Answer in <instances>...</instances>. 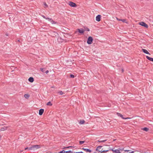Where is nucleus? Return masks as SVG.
I'll return each instance as SVG.
<instances>
[{"instance_id": "obj_6", "label": "nucleus", "mask_w": 153, "mask_h": 153, "mask_svg": "<svg viewBox=\"0 0 153 153\" xmlns=\"http://www.w3.org/2000/svg\"><path fill=\"white\" fill-rule=\"evenodd\" d=\"M8 128V126H4L3 127L0 126V131H4L7 129Z\"/></svg>"}, {"instance_id": "obj_27", "label": "nucleus", "mask_w": 153, "mask_h": 153, "mask_svg": "<svg viewBox=\"0 0 153 153\" xmlns=\"http://www.w3.org/2000/svg\"><path fill=\"white\" fill-rule=\"evenodd\" d=\"M65 153V151L64 150L58 152V153Z\"/></svg>"}, {"instance_id": "obj_41", "label": "nucleus", "mask_w": 153, "mask_h": 153, "mask_svg": "<svg viewBox=\"0 0 153 153\" xmlns=\"http://www.w3.org/2000/svg\"><path fill=\"white\" fill-rule=\"evenodd\" d=\"M70 147H66L65 148H69Z\"/></svg>"}, {"instance_id": "obj_14", "label": "nucleus", "mask_w": 153, "mask_h": 153, "mask_svg": "<svg viewBox=\"0 0 153 153\" xmlns=\"http://www.w3.org/2000/svg\"><path fill=\"white\" fill-rule=\"evenodd\" d=\"M82 149L84 151H85L86 152H91V150H90L88 149H86L84 148H83Z\"/></svg>"}, {"instance_id": "obj_32", "label": "nucleus", "mask_w": 153, "mask_h": 153, "mask_svg": "<svg viewBox=\"0 0 153 153\" xmlns=\"http://www.w3.org/2000/svg\"><path fill=\"white\" fill-rule=\"evenodd\" d=\"M116 19H117V20L118 21H121V19H118V18H117V17H116Z\"/></svg>"}, {"instance_id": "obj_24", "label": "nucleus", "mask_w": 153, "mask_h": 153, "mask_svg": "<svg viewBox=\"0 0 153 153\" xmlns=\"http://www.w3.org/2000/svg\"><path fill=\"white\" fill-rule=\"evenodd\" d=\"M106 140H99L98 141L100 143H102V142H105Z\"/></svg>"}, {"instance_id": "obj_35", "label": "nucleus", "mask_w": 153, "mask_h": 153, "mask_svg": "<svg viewBox=\"0 0 153 153\" xmlns=\"http://www.w3.org/2000/svg\"><path fill=\"white\" fill-rule=\"evenodd\" d=\"M42 17L44 18L45 19H46L47 18H46V17H45V16H42Z\"/></svg>"}, {"instance_id": "obj_20", "label": "nucleus", "mask_w": 153, "mask_h": 153, "mask_svg": "<svg viewBox=\"0 0 153 153\" xmlns=\"http://www.w3.org/2000/svg\"><path fill=\"white\" fill-rule=\"evenodd\" d=\"M121 21H122L123 22H125L126 23H128L127 20L126 19H121Z\"/></svg>"}, {"instance_id": "obj_22", "label": "nucleus", "mask_w": 153, "mask_h": 153, "mask_svg": "<svg viewBox=\"0 0 153 153\" xmlns=\"http://www.w3.org/2000/svg\"><path fill=\"white\" fill-rule=\"evenodd\" d=\"M84 29H85V30H86V31H89L90 30H89V29L88 28V27H84Z\"/></svg>"}, {"instance_id": "obj_5", "label": "nucleus", "mask_w": 153, "mask_h": 153, "mask_svg": "<svg viewBox=\"0 0 153 153\" xmlns=\"http://www.w3.org/2000/svg\"><path fill=\"white\" fill-rule=\"evenodd\" d=\"M68 4L72 7H76L77 6L76 4L75 3L71 1H70L68 2Z\"/></svg>"}, {"instance_id": "obj_34", "label": "nucleus", "mask_w": 153, "mask_h": 153, "mask_svg": "<svg viewBox=\"0 0 153 153\" xmlns=\"http://www.w3.org/2000/svg\"><path fill=\"white\" fill-rule=\"evenodd\" d=\"M76 153H83L82 152H76Z\"/></svg>"}, {"instance_id": "obj_25", "label": "nucleus", "mask_w": 153, "mask_h": 153, "mask_svg": "<svg viewBox=\"0 0 153 153\" xmlns=\"http://www.w3.org/2000/svg\"><path fill=\"white\" fill-rule=\"evenodd\" d=\"M65 153H72V152L71 151H68L65 152Z\"/></svg>"}, {"instance_id": "obj_26", "label": "nucleus", "mask_w": 153, "mask_h": 153, "mask_svg": "<svg viewBox=\"0 0 153 153\" xmlns=\"http://www.w3.org/2000/svg\"><path fill=\"white\" fill-rule=\"evenodd\" d=\"M122 150H124V152H130V150H123V149Z\"/></svg>"}, {"instance_id": "obj_9", "label": "nucleus", "mask_w": 153, "mask_h": 153, "mask_svg": "<svg viewBox=\"0 0 153 153\" xmlns=\"http://www.w3.org/2000/svg\"><path fill=\"white\" fill-rule=\"evenodd\" d=\"M102 146H98L96 149V151L100 152L102 151Z\"/></svg>"}, {"instance_id": "obj_31", "label": "nucleus", "mask_w": 153, "mask_h": 153, "mask_svg": "<svg viewBox=\"0 0 153 153\" xmlns=\"http://www.w3.org/2000/svg\"><path fill=\"white\" fill-rule=\"evenodd\" d=\"M70 77L71 78H74V75H73V74H71L70 75Z\"/></svg>"}, {"instance_id": "obj_23", "label": "nucleus", "mask_w": 153, "mask_h": 153, "mask_svg": "<svg viewBox=\"0 0 153 153\" xmlns=\"http://www.w3.org/2000/svg\"><path fill=\"white\" fill-rule=\"evenodd\" d=\"M58 93L61 95H62L63 94H64V93L62 91H60L58 92Z\"/></svg>"}, {"instance_id": "obj_43", "label": "nucleus", "mask_w": 153, "mask_h": 153, "mask_svg": "<svg viewBox=\"0 0 153 153\" xmlns=\"http://www.w3.org/2000/svg\"><path fill=\"white\" fill-rule=\"evenodd\" d=\"M42 71H43V70H42Z\"/></svg>"}, {"instance_id": "obj_40", "label": "nucleus", "mask_w": 153, "mask_h": 153, "mask_svg": "<svg viewBox=\"0 0 153 153\" xmlns=\"http://www.w3.org/2000/svg\"><path fill=\"white\" fill-rule=\"evenodd\" d=\"M53 33H54V34H57L56 33H55V32H53Z\"/></svg>"}, {"instance_id": "obj_1", "label": "nucleus", "mask_w": 153, "mask_h": 153, "mask_svg": "<svg viewBox=\"0 0 153 153\" xmlns=\"http://www.w3.org/2000/svg\"><path fill=\"white\" fill-rule=\"evenodd\" d=\"M40 146L39 145H33L31 146V147L29 148V150H35L38 149L40 148Z\"/></svg>"}, {"instance_id": "obj_30", "label": "nucleus", "mask_w": 153, "mask_h": 153, "mask_svg": "<svg viewBox=\"0 0 153 153\" xmlns=\"http://www.w3.org/2000/svg\"><path fill=\"white\" fill-rule=\"evenodd\" d=\"M44 5L45 6V7H48V5L45 2L44 3Z\"/></svg>"}, {"instance_id": "obj_17", "label": "nucleus", "mask_w": 153, "mask_h": 153, "mask_svg": "<svg viewBox=\"0 0 153 153\" xmlns=\"http://www.w3.org/2000/svg\"><path fill=\"white\" fill-rule=\"evenodd\" d=\"M85 121L84 120H82L80 121L79 123L80 124H83L85 123Z\"/></svg>"}, {"instance_id": "obj_28", "label": "nucleus", "mask_w": 153, "mask_h": 153, "mask_svg": "<svg viewBox=\"0 0 153 153\" xmlns=\"http://www.w3.org/2000/svg\"><path fill=\"white\" fill-rule=\"evenodd\" d=\"M85 141H79V143L80 144H82L84 143Z\"/></svg>"}, {"instance_id": "obj_37", "label": "nucleus", "mask_w": 153, "mask_h": 153, "mask_svg": "<svg viewBox=\"0 0 153 153\" xmlns=\"http://www.w3.org/2000/svg\"><path fill=\"white\" fill-rule=\"evenodd\" d=\"M29 148H27H27H25V150H26L27 149H29Z\"/></svg>"}, {"instance_id": "obj_2", "label": "nucleus", "mask_w": 153, "mask_h": 153, "mask_svg": "<svg viewBox=\"0 0 153 153\" xmlns=\"http://www.w3.org/2000/svg\"><path fill=\"white\" fill-rule=\"evenodd\" d=\"M78 31L80 33L83 34L85 31V30L82 28L77 29L75 31V33H76Z\"/></svg>"}, {"instance_id": "obj_29", "label": "nucleus", "mask_w": 153, "mask_h": 153, "mask_svg": "<svg viewBox=\"0 0 153 153\" xmlns=\"http://www.w3.org/2000/svg\"><path fill=\"white\" fill-rule=\"evenodd\" d=\"M108 150H103V151L102 150V152H103V153H105L106 152H108Z\"/></svg>"}, {"instance_id": "obj_42", "label": "nucleus", "mask_w": 153, "mask_h": 153, "mask_svg": "<svg viewBox=\"0 0 153 153\" xmlns=\"http://www.w3.org/2000/svg\"><path fill=\"white\" fill-rule=\"evenodd\" d=\"M42 71H43V70H42Z\"/></svg>"}, {"instance_id": "obj_10", "label": "nucleus", "mask_w": 153, "mask_h": 153, "mask_svg": "<svg viewBox=\"0 0 153 153\" xmlns=\"http://www.w3.org/2000/svg\"><path fill=\"white\" fill-rule=\"evenodd\" d=\"M46 19L48 20V21L50 22L52 24L55 23V22L51 19L49 18H47Z\"/></svg>"}, {"instance_id": "obj_4", "label": "nucleus", "mask_w": 153, "mask_h": 153, "mask_svg": "<svg viewBox=\"0 0 153 153\" xmlns=\"http://www.w3.org/2000/svg\"><path fill=\"white\" fill-rule=\"evenodd\" d=\"M139 24L140 25L142 26H144L145 27H146L147 28L148 27V25L143 22H139Z\"/></svg>"}, {"instance_id": "obj_12", "label": "nucleus", "mask_w": 153, "mask_h": 153, "mask_svg": "<svg viewBox=\"0 0 153 153\" xmlns=\"http://www.w3.org/2000/svg\"><path fill=\"white\" fill-rule=\"evenodd\" d=\"M142 51L145 53L150 55V53L148 51L145 49H142Z\"/></svg>"}, {"instance_id": "obj_11", "label": "nucleus", "mask_w": 153, "mask_h": 153, "mask_svg": "<svg viewBox=\"0 0 153 153\" xmlns=\"http://www.w3.org/2000/svg\"><path fill=\"white\" fill-rule=\"evenodd\" d=\"M44 112V110L42 109H40L39 111V114L40 115H42Z\"/></svg>"}, {"instance_id": "obj_33", "label": "nucleus", "mask_w": 153, "mask_h": 153, "mask_svg": "<svg viewBox=\"0 0 153 153\" xmlns=\"http://www.w3.org/2000/svg\"><path fill=\"white\" fill-rule=\"evenodd\" d=\"M131 118L130 117H127V118H124V119H130Z\"/></svg>"}, {"instance_id": "obj_13", "label": "nucleus", "mask_w": 153, "mask_h": 153, "mask_svg": "<svg viewBox=\"0 0 153 153\" xmlns=\"http://www.w3.org/2000/svg\"><path fill=\"white\" fill-rule=\"evenodd\" d=\"M29 82H33L34 81V79L33 77H30L28 79Z\"/></svg>"}, {"instance_id": "obj_15", "label": "nucleus", "mask_w": 153, "mask_h": 153, "mask_svg": "<svg viewBox=\"0 0 153 153\" xmlns=\"http://www.w3.org/2000/svg\"><path fill=\"white\" fill-rule=\"evenodd\" d=\"M146 57L148 59H149L150 61L153 62V58L150 57L148 56H146Z\"/></svg>"}, {"instance_id": "obj_19", "label": "nucleus", "mask_w": 153, "mask_h": 153, "mask_svg": "<svg viewBox=\"0 0 153 153\" xmlns=\"http://www.w3.org/2000/svg\"><path fill=\"white\" fill-rule=\"evenodd\" d=\"M142 130H143V131H149V129L148 128L146 127V128H142Z\"/></svg>"}, {"instance_id": "obj_16", "label": "nucleus", "mask_w": 153, "mask_h": 153, "mask_svg": "<svg viewBox=\"0 0 153 153\" xmlns=\"http://www.w3.org/2000/svg\"><path fill=\"white\" fill-rule=\"evenodd\" d=\"M117 114L118 116H120L121 117L122 119H124V118L123 117V116L120 113H117Z\"/></svg>"}, {"instance_id": "obj_7", "label": "nucleus", "mask_w": 153, "mask_h": 153, "mask_svg": "<svg viewBox=\"0 0 153 153\" xmlns=\"http://www.w3.org/2000/svg\"><path fill=\"white\" fill-rule=\"evenodd\" d=\"M120 150H122L121 149H112L111 150L114 152L115 153H121L120 152Z\"/></svg>"}, {"instance_id": "obj_36", "label": "nucleus", "mask_w": 153, "mask_h": 153, "mask_svg": "<svg viewBox=\"0 0 153 153\" xmlns=\"http://www.w3.org/2000/svg\"><path fill=\"white\" fill-rule=\"evenodd\" d=\"M48 72H49L47 70V71H46L45 73L46 74H47V73H48Z\"/></svg>"}, {"instance_id": "obj_38", "label": "nucleus", "mask_w": 153, "mask_h": 153, "mask_svg": "<svg viewBox=\"0 0 153 153\" xmlns=\"http://www.w3.org/2000/svg\"><path fill=\"white\" fill-rule=\"evenodd\" d=\"M46 153H51V152H47Z\"/></svg>"}, {"instance_id": "obj_3", "label": "nucleus", "mask_w": 153, "mask_h": 153, "mask_svg": "<svg viewBox=\"0 0 153 153\" xmlns=\"http://www.w3.org/2000/svg\"><path fill=\"white\" fill-rule=\"evenodd\" d=\"M93 40V38L91 36L89 37L87 41V43L88 44H91L92 43Z\"/></svg>"}, {"instance_id": "obj_21", "label": "nucleus", "mask_w": 153, "mask_h": 153, "mask_svg": "<svg viewBox=\"0 0 153 153\" xmlns=\"http://www.w3.org/2000/svg\"><path fill=\"white\" fill-rule=\"evenodd\" d=\"M52 104L51 103V102H48L47 104V105H49V106H51L52 105Z\"/></svg>"}, {"instance_id": "obj_39", "label": "nucleus", "mask_w": 153, "mask_h": 153, "mask_svg": "<svg viewBox=\"0 0 153 153\" xmlns=\"http://www.w3.org/2000/svg\"><path fill=\"white\" fill-rule=\"evenodd\" d=\"M100 153H103V152H102V151H100Z\"/></svg>"}, {"instance_id": "obj_18", "label": "nucleus", "mask_w": 153, "mask_h": 153, "mask_svg": "<svg viewBox=\"0 0 153 153\" xmlns=\"http://www.w3.org/2000/svg\"><path fill=\"white\" fill-rule=\"evenodd\" d=\"M24 97L26 98L27 99L29 97L30 95L28 94H26L24 95Z\"/></svg>"}, {"instance_id": "obj_8", "label": "nucleus", "mask_w": 153, "mask_h": 153, "mask_svg": "<svg viewBox=\"0 0 153 153\" xmlns=\"http://www.w3.org/2000/svg\"><path fill=\"white\" fill-rule=\"evenodd\" d=\"M101 16L100 15H97L96 18V20L98 22H100V21Z\"/></svg>"}]
</instances>
